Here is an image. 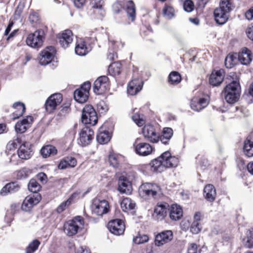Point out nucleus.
<instances>
[{
	"label": "nucleus",
	"mask_w": 253,
	"mask_h": 253,
	"mask_svg": "<svg viewBox=\"0 0 253 253\" xmlns=\"http://www.w3.org/2000/svg\"><path fill=\"white\" fill-rule=\"evenodd\" d=\"M234 8L232 0H220L219 6L213 11V17L215 22L218 25L226 23L229 17L231 12Z\"/></svg>",
	"instance_id": "nucleus-1"
},
{
	"label": "nucleus",
	"mask_w": 253,
	"mask_h": 253,
	"mask_svg": "<svg viewBox=\"0 0 253 253\" xmlns=\"http://www.w3.org/2000/svg\"><path fill=\"white\" fill-rule=\"evenodd\" d=\"M240 84L238 78L226 85L222 94L226 101L229 104L237 102L240 96Z\"/></svg>",
	"instance_id": "nucleus-2"
},
{
	"label": "nucleus",
	"mask_w": 253,
	"mask_h": 253,
	"mask_svg": "<svg viewBox=\"0 0 253 253\" xmlns=\"http://www.w3.org/2000/svg\"><path fill=\"white\" fill-rule=\"evenodd\" d=\"M84 224V218L81 216H76L65 222L64 231L68 236H74L83 228Z\"/></svg>",
	"instance_id": "nucleus-3"
},
{
	"label": "nucleus",
	"mask_w": 253,
	"mask_h": 253,
	"mask_svg": "<svg viewBox=\"0 0 253 253\" xmlns=\"http://www.w3.org/2000/svg\"><path fill=\"white\" fill-rule=\"evenodd\" d=\"M45 34L42 29H38L34 33L29 34L26 38L27 44L34 48L41 47L45 39Z\"/></svg>",
	"instance_id": "nucleus-4"
},
{
	"label": "nucleus",
	"mask_w": 253,
	"mask_h": 253,
	"mask_svg": "<svg viewBox=\"0 0 253 253\" xmlns=\"http://www.w3.org/2000/svg\"><path fill=\"white\" fill-rule=\"evenodd\" d=\"M160 187L156 184L151 183H143L139 187V195L143 198L152 197L156 199L158 197Z\"/></svg>",
	"instance_id": "nucleus-5"
},
{
	"label": "nucleus",
	"mask_w": 253,
	"mask_h": 253,
	"mask_svg": "<svg viewBox=\"0 0 253 253\" xmlns=\"http://www.w3.org/2000/svg\"><path fill=\"white\" fill-rule=\"evenodd\" d=\"M82 122L86 125H95L98 122L97 113L91 105H85L84 107L82 115Z\"/></svg>",
	"instance_id": "nucleus-6"
},
{
	"label": "nucleus",
	"mask_w": 253,
	"mask_h": 253,
	"mask_svg": "<svg viewBox=\"0 0 253 253\" xmlns=\"http://www.w3.org/2000/svg\"><path fill=\"white\" fill-rule=\"evenodd\" d=\"M142 132L147 141L152 143H157L160 141V132L154 125L150 124L145 125Z\"/></svg>",
	"instance_id": "nucleus-7"
},
{
	"label": "nucleus",
	"mask_w": 253,
	"mask_h": 253,
	"mask_svg": "<svg viewBox=\"0 0 253 253\" xmlns=\"http://www.w3.org/2000/svg\"><path fill=\"white\" fill-rule=\"evenodd\" d=\"M110 85V81L108 77L101 76L94 81L93 90L96 94L101 95L109 90Z\"/></svg>",
	"instance_id": "nucleus-8"
},
{
	"label": "nucleus",
	"mask_w": 253,
	"mask_h": 253,
	"mask_svg": "<svg viewBox=\"0 0 253 253\" xmlns=\"http://www.w3.org/2000/svg\"><path fill=\"white\" fill-rule=\"evenodd\" d=\"M91 83L89 81L84 82L81 86L75 90L74 97L75 100L81 103L87 101L89 95Z\"/></svg>",
	"instance_id": "nucleus-9"
},
{
	"label": "nucleus",
	"mask_w": 253,
	"mask_h": 253,
	"mask_svg": "<svg viewBox=\"0 0 253 253\" xmlns=\"http://www.w3.org/2000/svg\"><path fill=\"white\" fill-rule=\"evenodd\" d=\"M63 100V96L61 93H56L51 94L46 99L44 107L45 111L48 114L53 113Z\"/></svg>",
	"instance_id": "nucleus-10"
},
{
	"label": "nucleus",
	"mask_w": 253,
	"mask_h": 253,
	"mask_svg": "<svg viewBox=\"0 0 253 253\" xmlns=\"http://www.w3.org/2000/svg\"><path fill=\"white\" fill-rule=\"evenodd\" d=\"M94 136L93 130L88 126H85L79 132L78 144L82 147L88 146L91 143Z\"/></svg>",
	"instance_id": "nucleus-11"
},
{
	"label": "nucleus",
	"mask_w": 253,
	"mask_h": 253,
	"mask_svg": "<svg viewBox=\"0 0 253 253\" xmlns=\"http://www.w3.org/2000/svg\"><path fill=\"white\" fill-rule=\"evenodd\" d=\"M141 138H137L133 143L135 153L140 156H147L152 154L154 148L148 143L141 141Z\"/></svg>",
	"instance_id": "nucleus-12"
},
{
	"label": "nucleus",
	"mask_w": 253,
	"mask_h": 253,
	"mask_svg": "<svg viewBox=\"0 0 253 253\" xmlns=\"http://www.w3.org/2000/svg\"><path fill=\"white\" fill-rule=\"evenodd\" d=\"M110 205L108 202L105 200H100L95 199L93 200L91 205L92 211L97 215L102 216L108 213L110 211Z\"/></svg>",
	"instance_id": "nucleus-13"
},
{
	"label": "nucleus",
	"mask_w": 253,
	"mask_h": 253,
	"mask_svg": "<svg viewBox=\"0 0 253 253\" xmlns=\"http://www.w3.org/2000/svg\"><path fill=\"white\" fill-rule=\"evenodd\" d=\"M56 50L55 47L49 46L41 51L39 56V63L42 65H46L53 60Z\"/></svg>",
	"instance_id": "nucleus-14"
},
{
	"label": "nucleus",
	"mask_w": 253,
	"mask_h": 253,
	"mask_svg": "<svg viewBox=\"0 0 253 253\" xmlns=\"http://www.w3.org/2000/svg\"><path fill=\"white\" fill-rule=\"evenodd\" d=\"M107 227L109 231L115 235L123 234L126 229L124 221L118 218L109 221L107 224Z\"/></svg>",
	"instance_id": "nucleus-15"
},
{
	"label": "nucleus",
	"mask_w": 253,
	"mask_h": 253,
	"mask_svg": "<svg viewBox=\"0 0 253 253\" xmlns=\"http://www.w3.org/2000/svg\"><path fill=\"white\" fill-rule=\"evenodd\" d=\"M41 199L42 197L40 194L27 196L21 205V209L23 211L29 212L40 202Z\"/></svg>",
	"instance_id": "nucleus-16"
},
{
	"label": "nucleus",
	"mask_w": 253,
	"mask_h": 253,
	"mask_svg": "<svg viewBox=\"0 0 253 253\" xmlns=\"http://www.w3.org/2000/svg\"><path fill=\"white\" fill-rule=\"evenodd\" d=\"M17 153L18 157L22 160L30 159L34 153L32 149V145L29 142H24L19 146L17 151Z\"/></svg>",
	"instance_id": "nucleus-17"
},
{
	"label": "nucleus",
	"mask_w": 253,
	"mask_h": 253,
	"mask_svg": "<svg viewBox=\"0 0 253 253\" xmlns=\"http://www.w3.org/2000/svg\"><path fill=\"white\" fill-rule=\"evenodd\" d=\"M57 39L60 45L63 48L69 47L73 42V32L69 29L65 30L57 35Z\"/></svg>",
	"instance_id": "nucleus-18"
},
{
	"label": "nucleus",
	"mask_w": 253,
	"mask_h": 253,
	"mask_svg": "<svg viewBox=\"0 0 253 253\" xmlns=\"http://www.w3.org/2000/svg\"><path fill=\"white\" fill-rule=\"evenodd\" d=\"M169 205L164 202H159L155 206L153 216L158 220H163L167 215Z\"/></svg>",
	"instance_id": "nucleus-19"
},
{
	"label": "nucleus",
	"mask_w": 253,
	"mask_h": 253,
	"mask_svg": "<svg viewBox=\"0 0 253 253\" xmlns=\"http://www.w3.org/2000/svg\"><path fill=\"white\" fill-rule=\"evenodd\" d=\"M143 82L139 78H135L131 80L127 85V93L131 96L137 94L142 89Z\"/></svg>",
	"instance_id": "nucleus-20"
},
{
	"label": "nucleus",
	"mask_w": 253,
	"mask_h": 253,
	"mask_svg": "<svg viewBox=\"0 0 253 253\" xmlns=\"http://www.w3.org/2000/svg\"><path fill=\"white\" fill-rule=\"evenodd\" d=\"M237 55L238 61L244 65H249L253 60L252 52L246 47H242Z\"/></svg>",
	"instance_id": "nucleus-21"
},
{
	"label": "nucleus",
	"mask_w": 253,
	"mask_h": 253,
	"mask_svg": "<svg viewBox=\"0 0 253 253\" xmlns=\"http://www.w3.org/2000/svg\"><path fill=\"white\" fill-rule=\"evenodd\" d=\"M34 122V118L32 116H27L22 120L18 121L15 126L16 132L22 133L26 131L28 128Z\"/></svg>",
	"instance_id": "nucleus-22"
},
{
	"label": "nucleus",
	"mask_w": 253,
	"mask_h": 253,
	"mask_svg": "<svg viewBox=\"0 0 253 253\" xmlns=\"http://www.w3.org/2000/svg\"><path fill=\"white\" fill-rule=\"evenodd\" d=\"M107 128V123H105L98 129L96 136L97 142L101 144L107 143L111 138V133Z\"/></svg>",
	"instance_id": "nucleus-23"
},
{
	"label": "nucleus",
	"mask_w": 253,
	"mask_h": 253,
	"mask_svg": "<svg viewBox=\"0 0 253 253\" xmlns=\"http://www.w3.org/2000/svg\"><path fill=\"white\" fill-rule=\"evenodd\" d=\"M172 238L173 233L171 230L162 231L155 236V245L157 246L163 245L170 242Z\"/></svg>",
	"instance_id": "nucleus-24"
},
{
	"label": "nucleus",
	"mask_w": 253,
	"mask_h": 253,
	"mask_svg": "<svg viewBox=\"0 0 253 253\" xmlns=\"http://www.w3.org/2000/svg\"><path fill=\"white\" fill-rule=\"evenodd\" d=\"M165 168H172L176 167L179 164L178 159L172 156L169 151H166L161 154Z\"/></svg>",
	"instance_id": "nucleus-25"
},
{
	"label": "nucleus",
	"mask_w": 253,
	"mask_h": 253,
	"mask_svg": "<svg viewBox=\"0 0 253 253\" xmlns=\"http://www.w3.org/2000/svg\"><path fill=\"white\" fill-rule=\"evenodd\" d=\"M225 72L223 69L213 70L209 78V83L212 86H218L223 82L224 78Z\"/></svg>",
	"instance_id": "nucleus-26"
},
{
	"label": "nucleus",
	"mask_w": 253,
	"mask_h": 253,
	"mask_svg": "<svg viewBox=\"0 0 253 253\" xmlns=\"http://www.w3.org/2000/svg\"><path fill=\"white\" fill-rule=\"evenodd\" d=\"M21 185L18 181H12L7 183L0 191V195L5 196L8 194L17 192L21 189Z\"/></svg>",
	"instance_id": "nucleus-27"
},
{
	"label": "nucleus",
	"mask_w": 253,
	"mask_h": 253,
	"mask_svg": "<svg viewBox=\"0 0 253 253\" xmlns=\"http://www.w3.org/2000/svg\"><path fill=\"white\" fill-rule=\"evenodd\" d=\"M92 50L90 46L86 44L81 38L77 40L75 51L77 54L84 56L88 54Z\"/></svg>",
	"instance_id": "nucleus-28"
},
{
	"label": "nucleus",
	"mask_w": 253,
	"mask_h": 253,
	"mask_svg": "<svg viewBox=\"0 0 253 253\" xmlns=\"http://www.w3.org/2000/svg\"><path fill=\"white\" fill-rule=\"evenodd\" d=\"M169 217L171 220H179L183 216V209L177 204H172L169 208Z\"/></svg>",
	"instance_id": "nucleus-29"
},
{
	"label": "nucleus",
	"mask_w": 253,
	"mask_h": 253,
	"mask_svg": "<svg viewBox=\"0 0 253 253\" xmlns=\"http://www.w3.org/2000/svg\"><path fill=\"white\" fill-rule=\"evenodd\" d=\"M12 107L14 110L11 114V116L13 120L18 119L22 117L26 112L25 105L20 101L14 102Z\"/></svg>",
	"instance_id": "nucleus-30"
},
{
	"label": "nucleus",
	"mask_w": 253,
	"mask_h": 253,
	"mask_svg": "<svg viewBox=\"0 0 253 253\" xmlns=\"http://www.w3.org/2000/svg\"><path fill=\"white\" fill-rule=\"evenodd\" d=\"M77 165V160L75 157L67 156L60 161L57 167L60 169H64L68 168H74Z\"/></svg>",
	"instance_id": "nucleus-31"
},
{
	"label": "nucleus",
	"mask_w": 253,
	"mask_h": 253,
	"mask_svg": "<svg viewBox=\"0 0 253 253\" xmlns=\"http://www.w3.org/2000/svg\"><path fill=\"white\" fill-rule=\"evenodd\" d=\"M118 191L121 193L129 194L131 193V184L126 177L121 176L118 180Z\"/></svg>",
	"instance_id": "nucleus-32"
},
{
	"label": "nucleus",
	"mask_w": 253,
	"mask_h": 253,
	"mask_svg": "<svg viewBox=\"0 0 253 253\" xmlns=\"http://www.w3.org/2000/svg\"><path fill=\"white\" fill-rule=\"evenodd\" d=\"M204 196L205 199L210 202H213L216 196V189L211 184L206 185L204 189Z\"/></svg>",
	"instance_id": "nucleus-33"
},
{
	"label": "nucleus",
	"mask_w": 253,
	"mask_h": 253,
	"mask_svg": "<svg viewBox=\"0 0 253 253\" xmlns=\"http://www.w3.org/2000/svg\"><path fill=\"white\" fill-rule=\"evenodd\" d=\"M150 165L151 166L152 173L161 172L164 171L165 169L161 155L157 158L152 160L150 162Z\"/></svg>",
	"instance_id": "nucleus-34"
},
{
	"label": "nucleus",
	"mask_w": 253,
	"mask_h": 253,
	"mask_svg": "<svg viewBox=\"0 0 253 253\" xmlns=\"http://www.w3.org/2000/svg\"><path fill=\"white\" fill-rule=\"evenodd\" d=\"M57 149L55 146L48 144L43 146L40 150V153L43 158L53 157L57 155Z\"/></svg>",
	"instance_id": "nucleus-35"
},
{
	"label": "nucleus",
	"mask_w": 253,
	"mask_h": 253,
	"mask_svg": "<svg viewBox=\"0 0 253 253\" xmlns=\"http://www.w3.org/2000/svg\"><path fill=\"white\" fill-rule=\"evenodd\" d=\"M243 153L247 158L253 157V141L250 136H248L244 141Z\"/></svg>",
	"instance_id": "nucleus-36"
},
{
	"label": "nucleus",
	"mask_w": 253,
	"mask_h": 253,
	"mask_svg": "<svg viewBox=\"0 0 253 253\" xmlns=\"http://www.w3.org/2000/svg\"><path fill=\"white\" fill-rule=\"evenodd\" d=\"M173 134V130L170 127H164L162 134L160 133V140L165 145L169 144Z\"/></svg>",
	"instance_id": "nucleus-37"
},
{
	"label": "nucleus",
	"mask_w": 253,
	"mask_h": 253,
	"mask_svg": "<svg viewBox=\"0 0 253 253\" xmlns=\"http://www.w3.org/2000/svg\"><path fill=\"white\" fill-rule=\"evenodd\" d=\"M122 159L123 158L121 155H118L114 153H110L108 156V161L110 166L115 169L120 168Z\"/></svg>",
	"instance_id": "nucleus-38"
},
{
	"label": "nucleus",
	"mask_w": 253,
	"mask_h": 253,
	"mask_svg": "<svg viewBox=\"0 0 253 253\" xmlns=\"http://www.w3.org/2000/svg\"><path fill=\"white\" fill-rule=\"evenodd\" d=\"M135 206V202L128 197L124 198L121 203V207L125 212L134 209Z\"/></svg>",
	"instance_id": "nucleus-39"
},
{
	"label": "nucleus",
	"mask_w": 253,
	"mask_h": 253,
	"mask_svg": "<svg viewBox=\"0 0 253 253\" xmlns=\"http://www.w3.org/2000/svg\"><path fill=\"white\" fill-rule=\"evenodd\" d=\"M89 4L91 8L94 10H98L101 16H104L105 11L104 10V1L103 0H89Z\"/></svg>",
	"instance_id": "nucleus-40"
},
{
	"label": "nucleus",
	"mask_w": 253,
	"mask_h": 253,
	"mask_svg": "<svg viewBox=\"0 0 253 253\" xmlns=\"http://www.w3.org/2000/svg\"><path fill=\"white\" fill-rule=\"evenodd\" d=\"M238 61L236 53H229L225 59V66L227 68L231 69L237 64Z\"/></svg>",
	"instance_id": "nucleus-41"
},
{
	"label": "nucleus",
	"mask_w": 253,
	"mask_h": 253,
	"mask_svg": "<svg viewBox=\"0 0 253 253\" xmlns=\"http://www.w3.org/2000/svg\"><path fill=\"white\" fill-rule=\"evenodd\" d=\"M71 103L67 102L63 103L60 107V109L57 114L58 120L62 119L65 117L71 111Z\"/></svg>",
	"instance_id": "nucleus-42"
},
{
	"label": "nucleus",
	"mask_w": 253,
	"mask_h": 253,
	"mask_svg": "<svg viewBox=\"0 0 253 253\" xmlns=\"http://www.w3.org/2000/svg\"><path fill=\"white\" fill-rule=\"evenodd\" d=\"M182 80L180 74L177 71H172L169 75L168 81L170 84L176 85Z\"/></svg>",
	"instance_id": "nucleus-43"
},
{
	"label": "nucleus",
	"mask_w": 253,
	"mask_h": 253,
	"mask_svg": "<svg viewBox=\"0 0 253 253\" xmlns=\"http://www.w3.org/2000/svg\"><path fill=\"white\" fill-rule=\"evenodd\" d=\"M140 34L143 38L151 40L150 38L153 35V31L150 25L143 24L140 26Z\"/></svg>",
	"instance_id": "nucleus-44"
},
{
	"label": "nucleus",
	"mask_w": 253,
	"mask_h": 253,
	"mask_svg": "<svg viewBox=\"0 0 253 253\" xmlns=\"http://www.w3.org/2000/svg\"><path fill=\"white\" fill-rule=\"evenodd\" d=\"M126 11L128 17L131 18V21H133L135 19V6L132 0H129L126 4Z\"/></svg>",
	"instance_id": "nucleus-45"
},
{
	"label": "nucleus",
	"mask_w": 253,
	"mask_h": 253,
	"mask_svg": "<svg viewBox=\"0 0 253 253\" xmlns=\"http://www.w3.org/2000/svg\"><path fill=\"white\" fill-rule=\"evenodd\" d=\"M243 241L244 247L248 249H253V228L248 230L247 236Z\"/></svg>",
	"instance_id": "nucleus-46"
},
{
	"label": "nucleus",
	"mask_w": 253,
	"mask_h": 253,
	"mask_svg": "<svg viewBox=\"0 0 253 253\" xmlns=\"http://www.w3.org/2000/svg\"><path fill=\"white\" fill-rule=\"evenodd\" d=\"M81 39L85 42L86 44L89 45L92 49L93 45L95 44L97 41L96 33L93 32H89L87 36Z\"/></svg>",
	"instance_id": "nucleus-47"
},
{
	"label": "nucleus",
	"mask_w": 253,
	"mask_h": 253,
	"mask_svg": "<svg viewBox=\"0 0 253 253\" xmlns=\"http://www.w3.org/2000/svg\"><path fill=\"white\" fill-rule=\"evenodd\" d=\"M75 197L74 194H72L66 201L61 203L56 209L57 212L60 213L65 211L67 207L72 204Z\"/></svg>",
	"instance_id": "nucleus-48"
},
{
	"label": "nucleus",
	"mask_w": 253,
	"mask_h": 253,
	"mask_svg": "<svg viewBox=\"0 0 253 253\" xmlns=\"http://www.w3.org/2000/svg\"><path fill=\"white\" fill-rule=\"evenodd\" d=\"M28 189L29 191L33 193H35L38 194V192L41 189V185L38 182V181L34 178L31 179L28 185Z\"/></svg>",
	"instance_id": "nucleus-49"
},
{
	"label": "nucleus",
	"mask_w": 253,
	"mask_h": 253,
	"mask_svg": "<svg viewBox=\"0 0 253 253\" xmlns=\"http://www.w3.org/2000/svg\"><path fill=\"white\" fill-rule=\"evenodd\" d=\"M17 179H23L28 177L32 173L31 170L27 168L24 167L15 171Z\"/></svg>",
	"instance_id": "nucleus-50"
},
{
	"label": "nucleus",
	"mask_w": 253,
	"mask_h": 253,
	"mask_svg": "<svg viewBox=\"0 0 253 253\" xmlns=\"http://www.w3.org/2000/svg\"><path fill=\"white\" fill-rule=\"evenodd\" d=\"M41 242L38 239H35L31 242L26 248V253H34L39 248Z\"/></svg>",
	"instance_id": "nucleus-51"
},
{
	"label": "nucleus",
	"mask_w": 253,
	"mask_h": 253,
	"mask_svg": "<svg viewBox=\"0 0 253 253\" xmlns=\"http://www.w3.org/2000/svg\"><path fill=\"white\" fill-rule=\"evenodd\" d=\"M138 171L145 175L151 174L152 173L150 163L149 164H140L136 166Z\"/></svg>",
	"instance_id": "nucleus-52"
},
{
	"label": "nucleus",
	"mask_w": 253,
	"mask_h": 253,
	"mask_svg": "<svg viewBox=\"0 0 253 253\" xmlns=\"http://www.w3.org/2000/svg\"><path fill=\"white\" fill-rule=\"evenodd\" d=\"M28 19L30 23L34 27L40 23L41 17L39 14L36 12L30 13Z\"/></svg>",
	"instance_id": "nucleus-53"
},
{
	"label": "nucleus",
	"mask_w": 253,
	"mask_h": 253,
	"mask_svg": "<svg viewBox=\"0 0 253 253\" xmlns=\"http://www.w3.org/2000/svg\"><path fill=\"white\" fill-rule=\"evenodd\" d=\"M132 120L139 126H142L145 124V120L138 113H134L131 117Z\"/></svg>",
	"instance_id": "nucleus-54"
},
{
	"label": "nucleus",
	"mask_w": 253,
	"mask_h": 253,
	"mask_svg": "<svg viewBox=\"0 0 253 253\" xmlns=\"http://www.w3.org/2000/svg\"><path fill=\"white\" fill-rule=\"evenodd\" d=\"M21 143V139L20 138H17L15 139L9 141L6 146L7 149L9 150H15L17 148L18 145Z\"/></svg>",
	"instance_id": "nucleus-55"
},
{
	"label": "nucleus",
	"mask_w": 253,
	"mask_h": 253,
	"mask_svg": "<svg viewBox=\"0 0 253 253\" xmlns=\"http://www.w3.org/2000/svg\"><path fill=\"white\" fill-rule=\"evenodd\" d=\"M184 10L187 12H191L195 7L194 3L192 0H185L183 4Z\"/></svg>",
	"instance_id": "nucleus-56"
},
{
	"label": "nucleus",
	"mask_w": 253,
	"mask_h": 253,
	"mask_svg": "<svg viewBox=\"0 0 253 253\" xmlns=\"http://www.w3.org/2000/svg\"><path fill=\"white\" fill-rule=\"evenodd\" d=\"M109 70L114 75H119L122 72L121 65L114 63L109 66Z\"/></svg>",
	"instance_id": "nucleus-57"
},
{
	"label": "nucleus",
	"mask_w": 253,
	"mask_h": 253,
	"mask_svg": "<svg viewBox=\"0 0 253 253\" xmlns=\"http://www.w3.org/2000/svg\"><path fill=\"white\" fill-rule=\"evenodd\" d=\"M163 14L169 18H172L174 15V9L172 6L165 5L163 9Z\"/></svg>",
	"instance_id": "nucleus-58"
},
{
	"label": "nucleus",
	"mask_w": 253,
	"mask_h": 253,
	"mask_svg": "<svg viewBox=\"0 0 253 253\" xmlns=\"http://www.w3.org/2000/svg\"><path fill=\"white\" fill-rule=\"evenodd\" d=\"M149 240V237L147 235H140L139 234L137 236L133 239V241L135 243L137 244H143L148 242Z\"/></svg>",
	"instance_id": "nucleus-59"
},
{
	"label": "nucleus",
	"mask_w": 253,
	"mask_h": 253,
	"mask_svg": "<svg viewBox=\"0 0 253 253\" xmlns=\"http://www.w3.org/2000/svg\"><path fill=\"white\" fill-rule=\"evenodd\" d=\"M200 226V222H197V221H193L190 227V231L193 234H198L201 231Z\"/></svg>",
	"instance_id": "nucleus-60"
},
{
	"label": "nucleus",
	"mask_w": 253,
	"mask_h": 253,
	"mask_svg": "<svg viewBox=\"0 0 253 253\" xmlns=\"http://www.w3.org/2000/svg\"><path fill=\"white\" fill-rule=\"evenodd\" d=\"M24 9V6L22 5L19 4L16 7L14 14V19L17 20L19 19L21 15L23 12V10Z\"/></svg>",
	"instance_id": "nucleus-61"
},
{
	"label": "nucleus",
	"mask_w": 253,
	"mask_h": 253,
	"mask_svg": "<svg viewBox=\"0 0 253 253\" xmlns=\"http://www.w3.org/2000/svg\"><path fill=\"white\" fill-rule=\"evenodd\" d=\"M191 107L193 110L197 111H200L203 109L197 99H193L192 100L191 102Z\"/></svg>",
	"instance_id": "nucleus-62"
},
{
	"label": "nucleus",
	"mask_w": 253,
	"mask_h": 253,
	"mask_svg": "<svg viewBox=\"0 0 253 253\" xmlns=\"http://www.w3.org/2000/svg\"><path fill=\"white\" fill-rule=\"evenodd\" d=\"M123 9V6L119 2H115L113 5V10L114 13L118 14Z\"/></svg>",
	"instance_id": "nucleus-63"
},
{
	"label": "nucleus",
	"mask_w": 253,
	"mask_h": 253,
	"mask_svg": "<svg viewBox=\"0 0 253 253\" xmlns=\"http://www.w3.org/2000/svg\"><path fill=\"white\" fill-rule=\"evenodd\" d=\"M37 179L42 183L45 184L47 181V176L44 172H40L37 175Z\"/></svg>",
	"instance_id": "nucleus-64"
}]
</instances>
